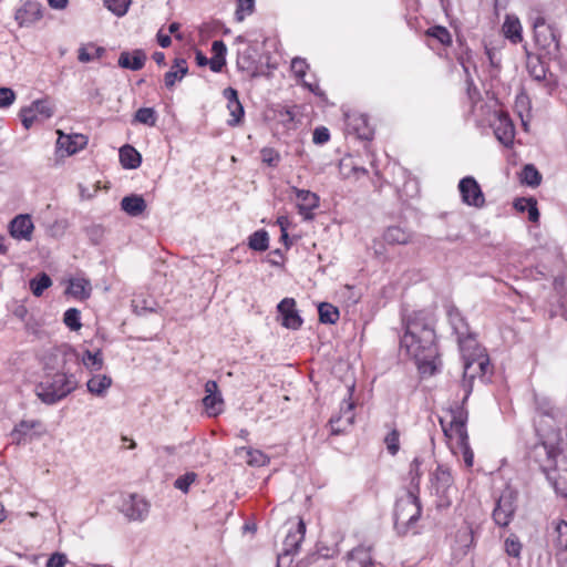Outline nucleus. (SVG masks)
Returning <instances> with one entry per match:
<instances>
[{
	"instance_id": "obj_1",
	"label": "nucleus",
	"mask_w": 567,
	"mask_h": 567,
	"mask_svg": "<svg viewBox=\"0 0 567 567\" xmlns=\"http://www.w3.org/2000/svg\"><path fill=\"white\" fill-rule=\"evenodd\" d=\"M400 348L415 361L421 374L432 375L441 363L435 343L432 319L423 311L415 312L405 322Z\"/></svg>"
},
{
	"instance_id": "obj_2",
	"label": "nucleus",
	"mask_w": 567,
	"mask_h": 567,
	"mask_svg": "<svg viewBox=\"0 0 567 567\" xmlns=\"http://www.w3.org/2000/svg\"><path fill=\"white\" fill-rule=\"evenodd\" d=\"M536 430L543 440L535 446V455L539 460L540 467L555 491L567 496V446L557 441V434H542L538 426Z\"/></svg>"
},
{
	"instance_id": "obj_3",
	"label": "nucleus",
	"mask_w": 567,
	"mask_h": 567,
	"mask_svg": "<svg viewBox=\"0 0 567 567\" xmlns=\"http://www.w3.org/2000/svg\"><path fill=\"white\" fill-rule=\"evenodd\" d=\"M78 388L73 374L56 372L47 375L35 388L38 398L45 404H55Z\"/></svg>"
},
{
	"instance_id": "obj_4",
	"label": "nucleus",
	"mask_w": 567,
	"mask_h": 567,
	"mask_svg": "<svg viewBox=\"0 0 567 567\" xmlns=\"http://www.w3.org/2000/svg\"><path fill=\"white\" fill-rule=\"evenodd\" d=\"M463 358L462 386L465 391L464 400H467L472 392L473 381L476 377H483L489 365V359L483 349L476 343V348L470 351H461Z\"/></svg>"
},
{
	"instance_id": "obj_5",
	"label": "nucleus",
	"mask_w": 567,
	"mask_h": 567,
	"mask_svg": "<svg viewBox=\"0 0 567 567\" xmlns=\"http://www.w3.org/2000/svg\"><path fill=\"white\" fill-rule=\"evenodd\" d=\"M422 506L419 493L409 491L395 504L394 525L399 532L406 533L420 518Z\"/></svg>"
},
{
	"instance_id": "obj_6",
	"label": "nucleus",
	"mask_w": 567,
	"mask_h": 567,
	"mask_svg": "<svg viewBox=\"0 0 567 567\" xmlns=\"http://www.w3.org/2000/svg\"><path fill=\"white\" fill-rule=\"evenodd\" d=\"M449 416V423L444 419L440 421L444 434L450 439H455L460 445H466V441H468L466 431L468 413L466 409L463 404H455V406L450 409Z\"/></svg>"
},
{
	"instance_id": "obj_7",
	"label": "nucleus",
	"mask_w": 567,
	"mask_h": 567,
	"mask_svg": "<svg viewBox=\"0 0 567 567\" xmlns=\"http://www.w3.org/2000/svg\"><path fill=\"white\" fill-rule=\"evenodd\" d=\"M447 317L449 322L457 337L460 351L465 352L476 348L477 341L475 336L471 332L470 326L460 310L454 306H450L447 308Z\"/></svg>"
},
{
	"instance_id": "obj_8",
	"label": "nucleus",
	"mask_w": 567,
	"mask_h": 567,
	"mask_svg": "<svg viewBox=\"0 0 567 567\" xmlns=\"http://www.w3.org/2000/svg\"><path fill=\"white\" fill-rule=\"evenodd\" d=\"M306 525L300 519L293 529H289L284 543L281 553L277 558V567H285L291 563V556L295 555L300 547L301 542L305 538Z\"/></svg>"
},
{
	"instance_id": "obj_9",
	"label": "nucleus",
	"mask_w": 567,
	"mask_h": 567,
	"mask_svg": "<svg viewBox=\"0 0 567 567\" xmlns=\"http://www.w3.org/2000/svg\"><path fill=\"white\" fill-rule=\"evenodd\" d=\"M431 487L442 502L450 503L451 493L455 491L454 478L450 467L437 465L431 474Z\"/></svg>"
},
{
	"instance_id": "obj_10",
	"label": "nucleus",
	"mask_w": 567,
	"mask_h": 567,
	"mask_svg": "<svg viewBox=\"0 0 567 567\" xmlns=\"http://www.w3.org/2000/svg\"><path fill=\"white\" fill-rule=\"evenodd\" d=\"M516 512V495L512 491H505L501 494L493 511V519L499 527H506L511 524Z\"/></svg>"
},
{
	"instance_id": "obj_11",
	"label": "nucleus",
	"mask_w": 567,
	"mask_h": 567,
	"mask_svg": "<svg viewBox=\"0 0 567 567\" xmlns=\"http://www.w3.org/2000/svg\"><path fill=\"white\" fill-rule=\"evenodd\" d=\"M458 190L465 205L476 208H482L485 205V196L473 176L463 177L458 183Z\"/></svg>"
},
{
	"instance_id": "obj_12",
	"label": "nucleus",
	"mask_w": 567,
	"mask_h": 567,
	"mask_svg": "<svg viewBox=\"0 0 567 567\" xmlns=\"http://www.w3.org/2000/svg\"><path fill=\"white\" fill-rule=\"evenodd\" d=\"M493 118L494 120H491L489 123L494 128L496 138L505 146L513 144L515 137V126L508 114L501 110H494Z\"/></svg>"
},
{
	"instance_id": "obj_13",
	"label": "nucleus",
	"mask_w": 567,
	"mask_h": 567,
	"mask_svg": "<svg viewBox=\"0 0 567 567\" xmlns=\"http://www.w3.org/2000/svg\"><path fill=\"white\" fill-rule=\"evenodd\" d=\"M354 404L350 400H343L340 406V414L332 416L329 421L332 434H341L353 424Z\"/></svg>"
},
{
	"instance_id": "obj_14",
	"label": "nucleus",
	"mask_w": 567,
	"mask_h": 567,
	"mask_svg": "<svg viewBox=\"0 0 567 567\" xmlns=\"http://www.w3.org/2000/svg\"><path fill=\"white\" fill-rule=\"evenodd\" d=\"M278 312L281 316V324L291 330H297L302 326L303 320L296 309V301L293 298H285L277 306Z\"/></svg>"
},
{
	"instance_id": "obj_15",
	"label": "nucleus",
	"mask_w": 567,
	"mask_h": 567,
	"mask_svg": "<svg viewBox=\"0 0 567 567\" xmlns=\"http://www.w3.org/2000/svg\"><path fill=\"white\" fill-rule=\"evenodd\" d=\"M223 95L227 101V110L229 112L230 117L227 120V124L230 127H235L241 124L243 118L245 116V110L243 104L239 101L237 90L233 87H226L223 91Z\"/></svg>"
},
{
	"instance_id": "obj_16",
	"label": "nucleus",
	"mask_w": 567,
	"mask_h": 567,
	"mask_svg": "<svg viewBox=\"0 0 567 567\" xmlns=\"http://www.w3.org/2000/svg\"><path fill=\"white\" fill-rule=\"evenodd\" d=\"M42 7L37 1H27L14 13V20L20 28H28L42 19Z\"/></svg>"
},
{
	"instance_id": "obj_17",
	"label": "nucleus",
	"mask_w": 567,
	"mask_h": 567,
	"mask_svg": "<svg viewBox=\"0 0 567 567\" xmlns=\"http://www.w3.org/2000/svg\"><path fill=\"white\" fill-rule=\"evenodd\" d=\"M537 45L545 50L548 54H557L559 52V33L553 25L543 28L534 32Z\"/></svg>"
},
{
	"instance_id": "obj_18",
	"label": "nucleus",
	"mask_w": 567,
	"mask_h": 567,
	"mask_svg": "<svg viewBox=\"0 0 567 567\" xmlns=\"http://www.w3.org/2000/svg\"><path fill=\"white\" fill-rule=\"evenodd\" d=\"M148 511V503L142 496L136 494H131L122 506V512L132 520L145 519Z\"/></svg>"
},
{
	"instance_id": "obj_19",
	"label": "nucleus",
	"mask_w": 567,
	"mask_h": 567,
	"mask_svg": "<svg viewBox=\"0 0 567 567\" xmlns=\"http://www.w3.org/2000/svg\"><path fill=\"white\" fill-rule=\"evenodd\" d=\"M297 197V207L303 219L311 220L315 215L312 213L319 206V196L316 193L306 189L293 188Z\"/></svg>"
},
{
	"instance_id": "obj_20",
	"label": "nucleus",
	"mask_w": 567,
	"mask_h": 567,
	"mask_svg": "<svg viewBox=\"0 0 567 567\" xmlns=\"http://www.w3.org/2000/svg\"><path fill=\"white\" fill-rule=\"evenodd\" d=\"M203 404L209 415H217L223 411L224 400L218 390V384L214 380H208L205 384V396Z\"/></svg>"
},
{
	"instance_id": "obj_21",
	"label": "nucleus",
	"mask_w": 567,
	"mask_h": 567,
	"mask_svg": "<svg viewBox=\"0 0 567 567\" xmlns=\"http://www.w3.org/2000/svg\"><path fill=\"white\" fill-rule=\"evenodd\" d=\"M346 124L350 132L358 135L363 140H369L372 136V131L369 126L368 117L364 114L353 112L346 113Z\"/></svg>"
},
{
	"instance_id": "obj_22",
	"label": "nucleus",
	"mask_w": 567,
	"mask_h": 567,
	"mask_svg": "<svg viewBox=\"0 0 567 567\" xmlns=\"http://www.w3.org/2000/svg\"><path fill=\"white\" fill-rule=\"evenodd\" d=\"M87 144V137L83 134H63L60 133L56 147L59 151H64L66 155H73L78 153L80 150L84 148Z\"/></svg>"
},
{
	"instance_id": "obj_23",
	"label": "nucleus",
	"mask_w": 567,
	"mask_h": 567,
	"mask_svg": "<svg viewBox=\"0 0 567 567\" xmlns=\"http://www.w3.org/2000/svg\"><path fill=\"white\" fill-rule=\"evenodd\" d=\"M33 228L34 226L29 215H18L10 223V234L17 239L30 240Z\"/></svg>"
},
{
	"instance_id": "obj_24",
	"label": "nucleus",
	"mask_w": 567,
	"mask_h": 567,
	"mask_svg": "<svg viewBox=\"0 0 567 567\" xmlns=\"http://www.w3.org/2000/svg\"><path fill=\"white\" fill-rule=\"evenodd\" d=\"M146 61V54L143 50L136 49L133 52H122L118 58V65L132 71L141 70Z\"/></svg>"
},
{
	"instance_id": "obj_25",
	"label": "nucleus",
	"mask_w": 567,
	"mask_h": 567,
	"mask_svg": "<svg viewBox=\"0 0 567 567\" xmlns=\"http://www.w3.org/2000/svg\"><path fill=\"white\" fill-rule=\"evenodd\" d=\"M112 378L106 374H94L86 382L87 391L99 398H104L112 386Z\"/></svg>"
},
{
	"instance_id": "obj_26",
	"label": "nucleus",
	"mask_w": 567,
	"mask_h": 567,
	"mask_svg": "<svg viewBox=\"0 0 567 567\" xmlns=\"http://www.w3.org/2000/svg\"><path fill=\"white\" fill-rule=\"evenodd\" d=\"M348 567H374L370 549L358 546L348 554Z\"/></svg>"
},
{
	"instance_id": "obj_27",
	"label": "nucleus",
	"mask_w": 567,
	"mask_h": 567,
	"mask_svg": "<svg viewBox=\"0 0 567 567\" xmlns=\"http://www.w3.org/2000/svg\"><path fill=\"white\" fill-rule=\"evenodd\" d=\"M188 72L187 62L183 58L174 60L172 69L165 73L164 81L167 89H173Z\"/></svg>"
},
{
	"instance_id": "obj_28",
	"label": "nucleus",
	"mask_w": 567,
	"mask_h": 567,
	"mask_svg": "<svg viewBox=\"0 0 567 567\" xmlns=\"http://www.w3.org/2000/svg\"><path fill=\"white\" fill-rule=\"evenodd\" d=\"M121 208L127 215L137 217L142 215L146 209V202L140 195L125 196L121 200Z\"/></svg>"
},
{
	"instance_id": "obj_29",
	"label": "nucleus",
	"mask_w": 567,
	"mask_h": 567,
	"mask_svg": "<svg viewBox=\"0 0 567 567\" xmlns=\"http://www.w3.org/2000/svg\"><path fill=\"white\" fill-rule=\"evenodd\" d=\"M41 425L38 420H22L20 421L11 432V436L13 442L20 444L24 443L29 436H31V432Z\"/></svg>"
},
{
	"instance_id": "obj_30",
	"label": "nucleus",
	"mask_w": 567,
	"mask_h": 567,
	"mask_svg": "<svg viewBox=\"0 0 567 567\" xmlns=\"http://www.w3.org/2000/svg\"><path fill=\"white\" fill-rule=\"evenodd\" d=\"M502 30L505 38L511 40L515 44L520 42L523 39L522 24L519 22V19L515 16H506Z\"/></svg>"
},
{
	"instance_id": "obj_31",
	"label": "nucleus",
	"mask_w": 567,
	"mask_h": 567,
	"mask_svg": "<svg viewBox=\"0 0 567 567\" xmlns=\"http://www.w3.org/2000/svg\"><path fill=\"white\" fill-rule=\"evenodd\" d=\"M120 162L124 168L134 169L141 165V154L131 145L120 148Z\"/></svg>"
},
{
	"instance_id": "obj_32",
	"label": "nucleus",
	"mask_w": 567,
	"mask_h": 567,
	"mask_svg": "<svg viewBox=\"0 0 567 567\" xmlns=\"http://www.w3.org/2000/svg\"><path fill=\"white\" fill-rule=\"evenodd\" d=\"M383 238L391 245H405L410 241L411 234L402 227L392 226L384 231Z\"/></svg>"
},
{
	"instance_id": "obj_33",
	"label": "nucleus",
	"mask_w": 567,
	"mask_h": 567,
	"mask_svg": "<svg viewBox=\"0 0 567 567\" xmlns=\"http://www.w3.org/2000/svg\"><path fill=\"white\" fill-rule=\"evenodd\" d=\"M66 291L75 298L86 299L91 292L90 281L83 278L71 279Z\"/></svg>"
},
{
	"instance_id": "obj_34",
	"label": "nucleus",
	"mask_w": 567,
	"mask_h": 567,
	"mask_svg": "<svg viewBox=\"0 0 567 567\" xmlns=\"http://www.w3.org/2000/svg\"><path fill=\"white\" fill-rule=\"evenodd\" d=\"M554 530L551 534L553 543L558 550L567 549V523L563 519L554 522Z\"/></svg>"
},
{
	"instance_id": "obj_35",
	"label": "nucleus",
	"mask_w": 567,
	"mask_h": 567,
	"mask_svg": "<svg viewBox=\"0 0 567 567\" xmlns=\"http://www.w3.org/2000/svg\"><path fill=\"white\" fill-rule=\"evenodd\" d=\"M246 454V462L251 466H264L269 462L268 456L260 450L252 447H240L237 450V454Z\"/></svg>"
},
{
	"instance_id": "obj_36",
	"label": "nucleus",
	"mask_w": 567,
	"mask_h": 567,
	"mask_svg": "<svg viewBox=\"0 0 567 567\" xmlns=\"http://www.w3.org/2000/svg\"><path fill=\"white\" fill-rule=\"evenodd\" d=\"M527 70L530 76L536 81H543L546 78L547 68L545 63L536 55L528 56Z\"/></svg>"
},
{
	"instance_id": "obj_37",
	"label": "nucleus",
	"mask_w": 567,
	"mask_h": 567,
	"mask_svg": "<svg viewBox=\"0 0 567 567\" xmlns=\"http://www.w3.org/2000/svg\"><path fill=\"white\" fill-rule=\"evenodd\" d=\"M248 246L256 251H265L269 247V236L265 229L252 233L248 238Z\"/></svg>"
},
{
	"instance_id": "obj_38",
	"label": "nucleus",
	"mask_w": 567,
	"mask_h": 567,
	"mask_svg": "<svg viewBox=\"0 0 567 567\" xmlns=\"http://www.w3.org/2000/svg\"><path fill=\"white\" fill-rule=\"evenodd\" d=\"M318 312L320 322L329 324L336 323L340 315L338 308L328 302L320 303Z\"/></svg>"
},
{
	"instance_id": "obj_39",
	"label": "nucleus",
	"mask_w": 567,
	"mask_h": 567,
	"mask_svg": "<svg viewBox=\"0 0 567 567\" xmlns=\"http://www.w3.org/2000/svg\"><path fill=\"white\" fill-rule=\"evenodd\" d=\"M423 464V460L419 456L414 457L410 465V480L411 487L409 491L420 492V478L423 474L421 466Z\"/></svg>"
},
{
	"instance_id": "obj_40",
	"label": "nucleus",
	"mask_w": 567,
	"mask_h": 567,
	"mask_svg": "<svg viewBox=\"0 0 567 567\" xmlns=\"http://www.w3.org/2000/svg\"><path fill=\"white\" fill-rule=\"evenodd\" d=\"M83 364L92 372L100 371L103 368V358L100 350L91 352L86 350L82 357Z\"/></svg>"
},
{
	"instance_id": "obj_41",
	"label": "nucleus",
	"mask_w": 567,
	"mask_h": 567,
	"mask_svg": "<svg viewBox=\"0 0 567 567\" xmlns=\"http://www.w3.org/2000/svg\"><path fill=\"white\" fill-rule=\"evenodd\" d=\"M52 286V280L45 272H41L30 280V289L35 297L42 296L43 291Z\"/></svg>"
},
{
	"instance_id": "obj_42",
	"label": "nucleus",
	"mask_w": 567,
	"mask_h": 567,
	"mask_svg": "<svg viewBox=\"0 0 567 567\" xmlns=\"http://www.w3.org/2000/svg\"><path fill=\"white\" fill-rule=\"evenodd\" d=\"M522 182L528 186L535 187L540 184L542 175L534 165L528 164L523 168Z\"/></svg>"
},
{
	"instance_id": "obj_43",
	"label": "nucleus",
	"mask_w": 567,
	"mask_h": 567,
	"mask_svg": "<svg viewBox=\"0 0 567 567\" xmlns=\"http://www.w3.org/2000/svg\"><path fill=\"white\" fill-rule=\"evenodd\" d=\"M64 324L72 331L81 329V312L76 308H70L64 312L63 316Z\"/></svg>"
},
{
	"instance_id": "obj_44",
	"label": "nucleus",
	"mask_w": 567,
	"mask_h": 567,
	"mask_svg": "<svg viewBox=\"0 0 567 567\" xmlns=\"http://www.w3.org/2000/svg\"><path fill=\"white\" fill-rule=\"evenodd\" d=\"M135 121L148 126H154L156 124V112L152 107H141L135 113Z\"/></svg>"
},
{
	"instance_id": "obj_45",
	"label": "nucleus",
	"mask_w": 567,
	"mask_h": 567,
	"mask_svg": "<svg viewBox=\"0 0 567 567\" xmlns=\"http://www.w3.org/2000/svg\"><path fill=\"white\" fill-rule=\"evenodd\" d=\"M255 0H237V9L235 12V18L238 22H243L246 16H249L254 12Z\"/></svg>"
},
{
	"instance_id": "obj_46",
	"label": "nucleus",
	"mask_w": 567,
	"mask_h": 567,
	"mask_svg": "<svg viewBox=\"0 0 567 567\" xmlns=\"http://www.w3.org/2000/svg\"><path fill=\"white\" fill-rule=\"evenodd\" d=\"M105 7L117 17L124 16L131 4V0H103Z\"/></svg>"
},
{
	"instance_id": "obj_47",
	"label": "nucleus",
	"mask_w": 567,
	"mask_h": 567,
	"mask_svg": "<svg viewBox=\"0 0 567 567\" xmlns=\"http://www.w3.org/2000/svg\"><path fill=\"white\" fill-rule=\"evenodd\" d=\"M30 109L35 112L37 116L41 115L43 118H49L53 115V110L48 100H37L32 102Z\"/></svg>"
},
{
	"instance_id": "obj_48",
	"label": "nucleus",
	"mask_w": 567,
	"mask_h": 567,
	"mask_svg": "<svg viewBox=\"0 0 567 567\" xmlns=\"http://www.w3.org/2000/svg\"><path fill=\"white\" fill-rule=\"evenodd\" d=\"M427 35L435 38L440 41V43L444 45H449L452 42L451 34L449 30L441 25L432 27L427 30Z\"/></svg>"
},
{
	"instance_id": "obj_49",
	"label": "nucleus",
	"mask_w": 567,
	"mask_h": 567,
	"mask_svg": "<svg viewBox=\"0 0 567 567\" xmlns=\"http://www.w3.org/2000/svg\"><path fill=\"white\" fill-rule=\"evenodd\" d=\"M260 155L262 163L270 167H276L280 162V154L272 147H264Z\"/></svg>"
},
{
	"instance_id": "obj_50",
	"label": "nucleus",
	"mask_w": 567,
	"mask_h": 567,
	"mask_svg": "<svg viewBox=\"0 0 567 567\" xmlns=\"http://www.w3.org/2000/svg\"><path fill=\"white\" fill-rule=\"evenodd\" d=\"M506 553L515 558L520 556L522 544L516 535H509L505 540Z\"/></svg>"
},
{
	"instance_id": "obj_51",
	"label": "nucleus",
	"mask_w": 567,
	"mask_h": 567,
	"mask_svg": "<svg viewBox=\"0 0 567 567\" xmlns=\"http://www.w3.org/2000/svg\"><path fill=\"white\" fill-rule=\"evenodd\" d=\"M399 432L396 430H392L384 439V443L386 445V450L391 455H395L400 449V440Z\"/></svg>"
},
{
	"instance_id": "obj_52",
	"label": "nucleus",
	"mask_w": 567,
	"mask_h": 567,
	"mask_svg": "<svg viewBox=\"0 0 567 567\" xmlns=\"http://www.w3.org/2000/svg\"><path fill=\"white\" fill-rule=\"evenodd\" d=\"M197 475L195 473H187L183 476H179L174 485L177 489L182 491V492H187L189 486L195 482Z\"/></svg>"
},
{
	"instance_id": "obj_53",
	"label": "nucleus",
	"mask_w": 567,
	"mask_h": 567,
	"mask_svg": "<svg viewBox=\"0 0 567 567\" xmlns=\"http://www.w3.org/2000/svg\"><path fill=\"white\" fill-rule=\"evenodd\" d=\"M16 101V93L10 87H0V109L9 107Z\"/></svg>"
},
{
	"instance_id": "obj_54",
	"label": "nucleus",
	"mask_w": 567,
	"mask_h": 567,
	"mask_svg": "<svg viewBox=\"0 0 567 567\" xmlns=\"http://www.w3.org/2000/svg\"><path fill=\"white\" fill-rule=\"evenodd\" d=\"M308 64L306 60L301 58H295L291 61V71L298 79H302L306 75Z\"/></svg>"
},
{
	"instance_id": "obj_55",
	"label": "nucleus",
	"mask_w": 567,
	"mask_h": 567,
	"mask_svg": "<svg viewBox=\"0 0 567 567\" xmlns=\"http://www.w3.org/2000/svg\"><path fill=\"white\" fill-rule=\"evenodd\" d=\"M20 117L22 125L27 130H29L38 118L35 112H33V110H31L30 106L21 110Z\"/></svg>"
},
{
	"instance_id": "obj_56",
	"label": "nucleus",
	"mask_w": 567,
	"mask_h": 567,
	"mask_svg": "<svg viewBox=\"0 0 567 567\" xmlns=\"http://www.w3.org/2000/svg\"><path fill=\"white\" fill-rule=\"evenodd\" d=\"M330 138V133H329V130L327 127H317L313 132V136H312V140H313V143L316 144H324L329 141Z\"/></svg>"
},
{
	"instance_id": "obj_57",
	"label": "nucleus",
	"mask_w": 567,
	"mask_h": 567,
	"mask_svg": "<svg viewBox=\"0 0 567 567\" xmlns=\"http://www.w3.org/2000/svg\"><path fill=\"white\" fill-rule=\"evenodd\" d=\"M68 558L64 554L54 553L47 561V567H64Z\"/></svg>"
},
{
	"instance_id": "obj_58",
	"label": "nucleus",
	"mask_w": 567,
	"mask_h": 567,
	"mask_svg": "<svg viewBox=\"0 0 567 567\" xmlns=\"http://www.w3.org/2000/svg\"><path fill=\"white\" fill-rule=\"evenodd\" d=\"M528 106V97L526 95H519L516 99V107L518 110V114L520 116L523 125L526 127L528 120H526L522 113L523 109H526Z\"/></svg>"
},
{
	"instance_id": "obj_59",
	"label": "nucleus",
	"mask_w": 567,
	"mask_h": 567,
	"mask_svg": "<svg viewBox=\"0 0 567 567\" xmlns=\"http://www.w3.org/2000/svg\"><path fill=\"white\" fill-rule=\"evenodd\" d=\"M78 59L82 63H87V62L94 60V54H93V51L90 48V44L89 45H83V47H81L79 49Z\"/></svg>"
},
{
	"instance_id": "obj_60",
	"label": "nucleus",
	"mask_w": 567,
	"mask_h": 567,
	"mask_svg": "<svg viewBox=\"0 0 567 567\" xmlns=\"http://www.w3.org/2000/svg\"><path fill=\"white\" fill-rule=\"evenodd\" d=\"M212 51L214 53V56L225 59L227 48L223 41L217 40L213 42Z\"/></svg>"
},
{
	"instance_id": "obj_61",
	"label": "nucleus",
	"mask_w": 567,
	"mask_h": 567,
	"mask_svg": "<svg viewBox=\"0 0 567 567\" xmlns=\"http://www.w3.org/2000/svg\"><path fill=\"white\" fill-rule=\"evenodd\" d=\"M528 213V219L533 223H537L539 219V212L537 208V202L536 199L532 198L530 204L527 209Z\"/></svg>"
},
{
	"instance_id": "obj_62",
	"label": "nucleus",
	"mask_w": 567,
	"mask_h": 567,
	"mask_svg": "<svg viewBox=\"0 0 567 567\" xmlns=\"http://www.w3.org/2000/svg\"><path fill=\"white\" fill-rule=\"evenodd\" d=\"M226 64V59L213 56L209 59L208 65L213 72H220L224 65Z\"/></svg>"
},
{
	"instance_id": "obj_63",
	"label": "nucleus",
	"mask_w": 567,
	"mask_h": 567,
	"mask_svg": "<svg viewBox=\"0 0 567 567\" xmlns=\"http://www.w3.org/2000/svg\"><path fill=\"white\" fill-rule=\"evenodd\" d=\"M277 224L280 226V229H281V239L285 240V243H286L288 239V233H287V227L289 224L288 217H286V216L278 217Z\"/></svg>"
},
{
	"instance_id": "obj_64",
	"label": "nucleus",
	"mask_w": 567,
	"mask_h": 567,
	"mask_svg": "<svg viewBox=\"0 0 567 567\" xmlns=\"http://www.w3.org/2000/svg\"><path fill=\"white\" fill-rule=\"evenodd\" d=\"M530 200H532V197L530 198H525V197H522V198H517L515 202H514V207L518 210V212H527L528 209V206L530 204Z\"/></svg>"
}]
</instances>
